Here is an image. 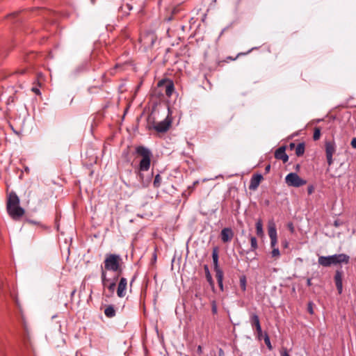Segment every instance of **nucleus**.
Listing matches in <instances>:
<instances>
[{
    "label": "nucleus",
    "mask_w": 356,
    "mask_h": 356,
    "mask_svg": "<svg viewBox=\"0 0 356 356\" xmlns=\"http://www.w3.org/2000/svg\"><path fill=\"white\" fill-rule=\"evenodd\" d=\"M204 272H205V275H206L207 280L208 281V282L209 283L211 286L213 287L214 286L213 280L212 279L211 275L210 273V271H209V267H208L207 265H204Z\"/></svg>",
    "instance_id": "18"
},
{
    "label": "nucleus",
    "mask_w": 356,
    "mask_h": 356,
    "mask_svg": "<svg viewBox=\"0 0 356 356\" xmlns=\"http://www.w3.org/2000/svg\"><path fill=\"white\" fill-rule=\"evenodd\" d=\"M104 314L108 318H113L115 316V310L113 305H108L104 310Z\"/></svg>",
    "instance_id": "19"
},
{
    "label": "nucleus",
    "mask_w": 356,
    "mask_h": 356,
    "mask_svg": "<svg viewBox=\"0 0 356 356\" xmlns=\"http://www.w3.org/2000/svg\"><path fill=\"white\" fill-rule=\"evenodd\" d=\"M321 136V131L319 129L316 128L314 132L313 138L314 140H317L320 138Z\"/></svg>",
    "instance_id": "29"
},
{
    "label": "nucleus",
    "mask_w": 356,
    "mask_h": 356,
    "mask_svg": "<svg viewBox=\"0 0 356 356\" xmlns=\"http://www.w3.org/2000/svg\"><path fill=\"white\" fill-rule=\"evenodd\" d=\"M170 109L169 107H168V112H170Z\"/></svg>",
    "instance_id": "56"
},
{
    "label": "nucleus",
    "mask_w": 356,
    "mask_h": 356,
    "mask_svg": "<svg viewBox=\"0 0 356 356\" xmlns=\"http://www.w3.org/2000/svg\"><path fill=\"white\" fill-rule=\"evenodd\" d=\"M156 40V36L152 33L143 34L140 38V42L145 47H151L154 45Z\"/></svg>",
    "instance_id": "11"
},
{
    "label": "nucleus",
    "mask_w": 356,
    "mask_h": 356,
    "mask_svg": "<svg viewBox=\"0 0 356 356\" xmlns=\"http://www.w3.org/2000/svg\"><path fill=\"white\" fill-rule=\"evenodd\" d=\"M136 152L142 156L139 163V170L140 172L147 171L150 168L151 157L152 156L149 149L144 146H138L136 148Z\"/></svg>",
    "instance_id": "4"
},
{
    "label": "nucleus",
    "mask_w": 356,
    "mask_h": 356,
    "mask_svg": "<svg viewBox=\"0 0 356 356\" xmlns=\"http://www.w3.org/2000/svg\"><path fill=\"white\" fill-rule=\"evenodd\" d=\"M122 259L119 254H107L104 261V266H101V273L102 271H113L118 273V275L122 273Z\"/></svg>",
    "instance_id": "2"
},
{
    "label": "nucleus",
    "mask_w": 356,
    "mask_h": 356,
    "mask_svg": "<svg viewBox=\"0 0 356 356\" xmlns=\"http://www.w3.org/2000/svg\"><path fill=\"white\" fill-rule=\"evenodd\" d=\"M127 286V280L125 277H121L118 283L117 289V295L120 298H123L126 295V290Z\"/></svg>",
    "instance_id": "13"
},
{
    "label": "nucleus",
    "mask_w": 356,
    "mask_h": 356,
    "mask_svg": "<svg viewBox=\"0 0 356 356\" xmlns=\"http://www.w3.org/2000/svg\"><path fill=\"white\" fill-rule=\"evenodd\" d=\"M197 353H198L199 355H201V354H202V346H197Z\"/></svg>",
    "instance_id": "40"
},
{
    "label": "nucleus",
    "mask_w": 356,
    "mask_h": 356,
    "mask_svg": "<svg viewBox=\"0 0 356 356\" xmlns=\"http://www.w3.org/2000/svg\"><path fill=\"white\" fill-rule=\"evenodd\" d=\"M283 246L284 248H287L288 247V242L287 241H285L284 243H283Z\"/></svg>",
    "instance_id": "46"
},
{
    "label": "nucleus",
    "mask_w": 356,
    "mask_h": 356,
    "mask_svg": "<svg viewBox=\"0 0 356 356\" xmlns=\"http://www.w3.org/2000/svg\"><path fill=\"white\" fill-rule=\"evenodd\" d=\"M350 257L346 254H336L330 256H320L318 259L319 265L323 267H329L331 265H337L341 263L348 264Z\"/></svg>",
    "instance_id": "3"
},
{
    "label": "nucleus",
    "mask_w": 356,
    "mask_h": 356,
    "mask_svg": "<svg viewBox=\"0 0 356 356\" xmlns=\"http://www.w3.org/2000/svg\"><path fill=\"white\" fill-rule=\"evenodd\" d=\"M277 244V237L270 238V245L272 248H275Z\"/></svg>",
    "instance_id": "32"
},
{
    "label": "nucleus",
    "mask_w": 356,
    "mask_h": 356,
    "mask_svg": "<svg viewBox=\"0 0 356 356\" xmlns=\"http://www.w3.org/2000/svg\"><path fill=\"white\" fill-rule=\"evenodd\" d=\"M342 279H343V272L339 270H336L335 275H334V282H335L336 287H337L339 294H341L342 291H343Z\"/></svg>",
    "instance_id": "14"
},
{
    "label": "nucleus",
    "mask_w": 356,
    "mask_h": 356,
    "mask_svg": "<svg viewBox=\"0 0 356 356\" xmlns=\"http://www.w3.org/2000/svg\"><path fill=\"white\" fill-rule=\"evenodd\" d=\"M262 179H263V176L261 175H260V174L254 175L250 179L249 189L252 190V191L256 190L258 188V186Z\"/></svg>",
    "instance_id": "15"
},
{
    "label": "nucleus",
    "mask_w": 356,
    "mask_h": 356,
    "mask_svg": "<svg viewBox=\"0 0 356 356\" xmlns=\"http://www.w3.org/2000/svg\"><path fill=\"white\" fill-rule=\"evenodd\" d=\"M134 278L132 279V280L131 281V283H130V284H131V285L132 284V283H133V282H134Z\"/></svg>",
    "instance_id": "54"
},
{
    "label": "nucleus",
    "mask_w": 356,
    "mask_h": 356,
    "mask_svg": "<svg viewBox=\"0 0 356 356\" xmlns=\"http://www.w3.org/2000/svg\"><path fill=\"white\" fill-rule=\"evenodd\" d=\"M125 88H124V84H121L120 86H119V91L122 93L124 90H125Z\"/></svg>",
    "instance_id": "39"
},
{
    "label": "nucleus",
    "mask_w": 356,
    "mask_h": 356,
    "mask_svg": "<svg viewBox=\"0 0 356 356\" xmlns=\"http://www.w3.org/2000/svg\"><path fill=\"white\" fill-rule=\"evenodd\" d=\"M161 176L158 174L155 176L154 177V186L155 188H159L161 185Z\"/></svg>",
    "instance_id": "25"
},
{
    "label": "nucleus",
    "mask_w": 356,
    "mask_h": 356,
    "mask_svg": "<svg viewBox=\"0 0 356 356\" xmlns=\"http://www.w3.org/2000/svg\"><path fill=\"white\" fill-rule=\"evenodd\" d=\"M275 157L277 159L282 160L283 163H286L289 160V156L286 154L285 147L282 146L277 149L275 152Z\"/></svg>",
    "instance_id": "16"
},
{
    "label": "nucleus",
    "mask_w": 356,
    "mask_h": 356,
    "mask_svg": "<svg viewBox=\"0 0 356 356\" xmlns=\"http://www.w3.org/2000/svg\"><path fill=\"white\" fill-rule=\"evenodd\" d=\"M305 152V144L303 143H299L296 147V154L298 156H300L304 154Z\"/></svg>",
    "instance_id": "21"
},
{
    "label": "nucleus",
    "mask_w": 356,
    "mask_h": 356,
    "mask_svg": "<svg viewBox=\"0 0 356 356\" xmlns=\"http://www.w3.org/2000/svg\"><path fill=\"white\" fill-rule=\"evenodd\" d=\"M250 323L252 327L255 328L257 333V337L259 339H260L262 335V330L259 316L256 313L250 314Z\"/></svg>",
    "instance_id": "10"
},
{
    "label": "nucleus",
    "mask_w": 356,
    "mask_h": 356,
    "mask_svg": "<svg viewBox=\"0 0 356 356\" xmlns=\"http://www.w3.org/2000/svg\"><path fill=\"white\" fill-rule=\"evenodd\" d=\"M109 106L108 105H106L104 107V109H106V108H108Z\"/></svg>",
    "instance_id": "52"
},
{
    "label": "nucleus",
    "mask_w": 356,
    "mask_h": 356,
    "mask_svg": "<svg viewBox=\"0 0 356 356\" xmlns=\"http://www.w3.org/2000/svg\"><path fill=\"white\" fill-rule=\"evenodd\" d=\"M6 209L10 216L15 220H19L24 214V209L19 206V198L14 192H11L8 197Z\"/></svg>",
    "instance_id": "1"
},
{
    "label": "nucleus",
    "mask_w": 356,
    "mask_h": 356,
    "mask_svg": "<svg viewBox=\"0 0 356 356\" xmlns=\"http://www.w3.org/2000/svg\"><path fill=\"white\" fill-rule=\"evenodd\" d=\"M157 87L161 92H165L168 97H170L175 90L174 83L169 79L160 80L157 83Z\"/></svg>",
    "instance_id": "7"
},
{
    "label": "nucleus",
    "mask_w": 356,
    "mask_h": 356,
    "mask_svg": "<svg viewBox=\"0 0 356 356\" xmlns=\"http://www.w3.org/2000/svg\"><path fill=\"white\" fill-rule=\"evenodd\" d=\"M308 312L311 314H312L314 313L313 307H312V302H309V304H308Z\"/></svg>",
    "instance_id": "36"
},
{
    "label": "nucleus",
    "mask_w": 356,
    "mask_h": 356,
    "mask_svg": "<svg viewBox=\"0 0 356 356\" xmlns=\"http://www.w3.org/2000/svg\"><path fill=\"white\" fill-rule=\"evenodd\" d=\"M199 184V181H194V182H193V187H195V186H196L197 184Z\"/></svg>",
    "instance_id": "45"
},
{
    "label": "nucleus",
    "mask_w": 356,
    "mask_h": 356,
    "mask_svg": "<svg viewBox=\"0 0 356 356\" xmlns=\"http://www.w3.org/2000/svg\"><path fill=\"white\" fill-rule=\"evenodd\" d=\"M118 279V275L115 277L113 280L107 277L106 272L102 271L101 273V280L102 285L104 288H107L109 292L113 294L115 291L116 286V280Z\"/></svg>",
    "instance_id": "8"
},
{
    "label": "nucleus",
    "mask_w": 356,
    "mask_h": 356,
    "mask_svg": "<svg viewBox=\"0 0 356 356\" xmlns=\"http://www.w3.org/2000/svg\"><path fill=\"white\" fill-rule=\"evenodd\" d=\"M91 2L94 3L95 2V0H91Z\"/></svg>",
    "instance_id": "55"
},
{
    "label": "nucleus",
    "mask_w": 356,
    "mask_h": 356,
    "mask_svg": "<svg viewBox=\"0 0 356 356\" xmlns=\"http://www.w3.org/2000/svg\"><path fill=\"white\" fill-rule=\"evenodd\" d=\"M350 144L353 148L356 149V138L352 139Z\"/></svg>",
    "instance_id": "38"
},
{
    "label": "nucleus",
    "mask_w": 356,
    "mask_h": 356,
    "mask_svg": "<svg viewBox=\"0 0 356 356\" xmlns=\"http://www.w3.org/2000/svg\"><path fill=\"white\" fill-rule=\"evenodd\" d=\"M268 235H269L270 238L277 237L276 229L274 227H269Z\"/></svg>",
    "instance_id": "26"
},
{
    "label": "nucleus",
    "mask_w": 356,
    "mask_h": 356,
    "mask_svg": "<svg viewBox=\"0 0 356 356\" xmlns=\"http://www.w3.org/2000/svg\"><path fill=\"white\" fill-rule=\"evenodd\" d=\"M173 19H174V17H173V13H172V14L170 15V17H165V18L164 19V21H165V22H170V21L173 20Z\"/></svg>",
    "instance_id": "34"
},
{
    "label": "nucleus",
    "mask_w": 356,
    "mask_h": 356,
    "mask_svg": "<svg viewBox=\"0 0 356 356\" xmlns=\"http://www.w3.org/2000/svg\"><path fill=\"white\" fill-rule=\"evenodd\" d=\"M211 312L213 314H216L217 312H218V307H217V304H216V302L215 300H213L211 303Z\"/></svg>",
    "instance_id": "31"
},
{
    "label": "nucleus",
    "mask_w": 356,
    "mask_h": 356,
    "mask_svg": "<svg viewBox=\"0 0 356 356\" xmlns=\"http://www.w3.org/2000/svg\"><path fill=\"white\" fill-rule=\"evenodd\" d=\"M285 182L289 186L300 187L307 184L305 179H302L297 173L291 172L285 177Z\"/></svg>",
    "instance_id": "6"
},
{
    "label": "nucleus",
    "mask_w": 356,
    "mask_h": 356,
    "mask_svg": "<svg viewBox=\"0 0 356 356\" xmlns=\"http://www.w3.org/2000/svg\"><path fill=\"white\" fill-rule=\"evenodd\" d=\"M325 154L328 165L333 163L332 156L336 152V145L334 141L325 142Z\"/></svg>",
    "instance_id": "9"
},
{
    "label": "nucleus",
    "mask_w": 356,
    "mask_h": 356,
    "mask_svg": "<svg viewBox=\"0 0 356 356\" xmlns=\"http://www.w3.org/2000/svg\"><path fill=\"white\" fill-rule=\"evenodd\" d=\"M212 259L213 263L214 270L216 274H217L219 271H222L218 265V248L215 247L213 248L212 251Z\"/></svg>",
    "instance_id": "17"
},
{
    "label": "nucleus",
    "mask_w": 356,
    "mask_h": 356,
    "mask_svg": "<svg viewBox=\"0 0 356 356\" xmlns=\"http://www.w3.org/2000/svg\"><path fill=\"white\" fill-rule=\"evenodd\" d=\"M295 147V144L294 143H291L290 144V148L292 149L293 148H294Z\"/></svg>",
    "instance_id": "47"
},
{
    "label": "nucleus",
    "mask_w": 356,
    "mask_h": 356,
    "mask_svg": "<svg viewBox=\"0 0 356 356\" xmlns=\"http://www.w3.org/2000/svg\"><path fill=\"white\" fill-rule=\"evenodd\" d=\"M256 231L258 236H261L263 234V225L262 221L260 219L256 222Z\"/></svg>",
    "instance_id": "22"
},
{
    "label": "nucleus",
    "mask_w": 356,
    "mask_h": 356,
    "mask_svg": "<svg viewBox=\"0 0 356 356\" xmlns=\"http://www.w3.org/2000/svg\"><path fill=\"white\" fill-rule=\"evenodd\" d=\"M170 114L171 113H168V115L163 120L158 122H154L152 127H150V125L149 126V128H153L159 133L166 132L170 129L172 121Z\"/></svg>",
    "instance_id": "5"
},
{
    "label": "nucleus",
    "mask_w": 356,
    "mask_h": 356,
    "mask_svg": "<svg viewBox=\"0 0 356 356\" xmlns=\"http://www.w3.org/2000/svg\"><path fill=\"white\" fill-rule=\"evenodd\" d=\"M264 340V342H265L266 345L267 346L269 350H272L273 347L271 346L270 338H269L268 334H265Z\"/></svg>",
    "instance_id": "27"
},
{
    "label": "nucleus",
    "mask_w": 356,
    "mask_h": 356,
    "mask_svg": "<svg viewBox=\"0 0 356 356\" xmlns=\"http://www.w3.org/2000/svg\"><path fill=\"white\" fill-rule=\"evenodd\" d=\"M334 225L336 227H339V226L340 225V223L339 222V221H338V220H335V221L334 222Z\"/></svg>",
    "instance_id": "44"
},
{
    "label": "nucleus",
    "mask_w": 356,
    "mask_h": 356,
    "mask_svg": "<svg viewBox=\"0 0 356 356\" xmlns=\"http://www.w3.org/2000/svg\"><path fill=\"white\" fill-rule=\"evenodd\" d=\"M234 232L231 228L225 227L221 230L220 238L224 243L230 242L234 237Z\"/></svg>",
    "instance_id": "12"
},
{
    "label": "nucleus",
    "mask_w": 356,
    "mask_h": 356,
    "mask_svg": "<svg viewBox=\"0 0 356 356\" xmlns=\"http://www.w3.org/2000/svg\"><path fill=\"white\" fill-rule=\"evenodd\" d=\"M76 293V290L74 289V290H73V291H72V293H71V296L72 297V296L74 295V293Z\"/></svg>",
    "instance_id": "49"
},
{
    "label": "nucleus",
    "mask_w": 356,
    "mask_h": 356,
    "mask_svg": "<svg viewBox=\"0 0 356 356\" xmlns=\"http://www.w3.org/2000/svg\"><path fill=\"white\" fill-rule=\"evenodd\" d=\"M220 353H223V351H222V349H220V350H219V355H220Z\"/></svg>",
    "instance_id": "51"
},
{
    "label": "nucleus",
    "mask_w": 356,
    "mask_h": 356,
    "mask_svg": "<svg viewBox=\"0 0 356 356\" xmlns=\"http://www.w3.org/2000/svg\"><path fill=\"white\" fill-rule=\"evenodd\" d=\"M307 286H311L312 284V280L310 278H308L307 280Z\"/></svg>",
    "instance_id": "43"
},
{
    "label": "nucleus",
    "mask_w": 356,
    "mask_h": 356,
    "mask_svg": "<svg viewBox=\"0 0 356 356\" xmlns=\"http://www.w3.org/2000/svg\"><path fill=\"white\" fill-rule=\"evenodd\" d=\"M270 170V164H268V165H267L266 166V168H265V172H266V173L269 172Z\"/></svg>",
    "instance_id": "41"
},
{
    "label": "nucleus",
    "mask_w": 356,
    "mask_h": 356,
    "mask_svg": "<svg viewBox=\"0 0 356 356\" xmlns=\"http://www.w3.org/2000/svg\"><path fill=\"white\" fill-rule=\"evenodd\" d=\"M251 50L248 51V52L246 53H238L236 57H232V56H227L226 58V60H225V62H227L228 60H235L237 58H238L241 55H245L247 54H248Z\"/></svg>",
    "instance_id": "28"
},
{
    "label": "nucleus",
    "mask_w": 356,
    "mask_h": 356,
    "mask_svg": "<svg viewBox=\"0 0 356 356\" xmlns=\"http://www.w3.org/2000/svg\"><path fill=\"white\" fill-rule=\"evenodd\" d=\"M151 114H152V113H151ZM151 117H152V115H149V117H148V120H149L151 119Z\"/></svg>",
    "instance_id": "53"
},
{
    "label": "nucleus",
    "mask_w": 356,
    "mask_h": 356,
    "mask_svg": "<svg viewBox=\"0 0 356 356\" xmlns=\"http://www.w3.org/2000/svg\"><path fill=\"white\" fill-rule=\"evenodd\" d=\"M281 356H290L286 348H283L281 351Z\"/></svg>",
    "instance_id": "33"
},
{
    "label": "nucleus",
    "mask_w": 356,
    "mask_h": 356,
    "mask_svg": "<svg viewBox=\"0 0 356 356\" xmlns=\"http://www.w3.org/2000/svg\"><path fill=\"white\" fill-rule=\"evenodd\" d=\"M32 90H33L35 94H40V90H39V89H38V88H32Z\"/></svg>",
    "instance_id": "42"
},
{
    "label": "nucleus",
    "mask_w": 356,
    "mask_h": 356,
    "mask_svg": "<svg viewBox=\"0 0 356 356\" xmlns=\"http://www.w3.org/2000/svg\"><path fill=\"white\" fill-rule=\"evenodd\" d=\"M129 107H130V103L128 102L127 101H125V107H124L123 111H124V112L128 111L129 109Z\"/></svg>",
    "instance_id": "35"
},
{
    "label": "nucleus",
    "mask_w": 356,
    "mask_h": 356,
    "mask_svg": "<svg viewBox=\"0 0 356 356\" xmlns=\"http://www.w3.org/2000/svg\"><path fill=\"white\" fill-rule=\"evenodd\" d=\"M216 277L218 281V286L221 291H223V272L219 271L217 274H216Z\"/></svg>",
    "instance_id": "20"
},
{
    "label": "nucleus",
    "mask_w": 356,
    "mask_h": 356,
    "mask_svg": "<svg viewBox=\"0 0 356 356\" xmlns=\"http://www.w3.org/2000/svg\"><path fill=\"white\" fill-rule=\"evenodd\" d=\"M195 187H193V185L192 186H188V190L190 191H193Z\"/></svg>",
    "instance_id": "48"
},
{
    "label": "nucleus",
    "mask_w": 356,
    "mask_h": 356,
    "mask_svg": "<svg viewBox=\"0 0 356 356\" xmlns=\"http://www.w3.org/2000/svg\"><path fill=\"white\" fill-rule=\"evenodd\" d=\"M240 287L243 291L246 290V277L245 276L240 277Z\"/></svg>",
    "instance_id": "24"
},
{
    "label": "nucleus",
    "mask_w": 356,
    "mask_h": 356,
    "mask_svg": "<svg viewBox=\"0 0 356 356\" xmlns=\"http://www.w3.org/2000/svg\"><path fill=\"white\" fill-rule=\"evenodd\" d=\"M271 255L273 257L278 258L280 255V250L277 248H273Z\"/></svg>",
    "instance_id": "30"
},
{
    "label": "nucleus",
    "mask_w": 356,
    "mask_h": 356,
    "mask_svg": "<svg viewBox=\"0 0 356 356\" xmlns=\"http://www.w3.org/2000/svg\"><path fill=\"white\" fill-rule=\"evenodd\" d=\"M251 250L254 251L257 248V240L254 236H250Z\"/></svg>",
    "instance_id": "23"
},
{
    "label": "nucleus",
    "mask_w": 356,
    "mask_h": 356,
    "mask_svg": "<svg viewBox=\"0 0 356 356\" xmlns=\"http://www.w3.org/2000/svg\"><path fill=\"white\" fill-rule=\"evenodd\" d=\"M314 191V188L313 186H309L307 188V192H308L309 195H311L312 193H313Z\"/></svg>",
    "instance_id": "37"
},
{
    "label": "nucleus",
    "mask_w": 356,
    "mask_h": 356,
    "mask_svg": "<svg viewBox=\"0 0 356 356\" xmlns=\"http://www.w3.org/2000/svg\"><path fill=\"white\" fill-rule=\"evenodd\" d=\"M18 15V13H15L11 14V15H10V17L15 16V15Z\"/></svg>",
    "instance_id": "50"
}]
</instances>
